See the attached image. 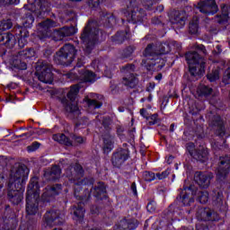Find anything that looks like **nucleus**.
<instances>
[{
	"mask_svg": "<svg viewBox=\"0 0 230 230\" xmlns=\"http://www.w3.org/2000/svg\"><path fill=\"white\" fill-rule=\"evenodd\" d=\"M196 50H190L185 54L186 61L189 65V75L190 80H199L206 73L205 55H208L204 45H196Z\"/></svg>",
	"mask_w": 230,
	"mask_h": 230,
	"instance_id": "f257e3e1",
	"label": "nucleus"
},
{
	"mask_svg": "<svg viewBox=\"0 0 230 230\" xmlns=\"http://www.w3.org/2000/svg\"><path fill=\"white\" fill-rule=\"evenodd\" d=\"M39 199H40V186L39 185V177L34 176L31 179L26 195V213L35 216L39 213Z\"/></svg>",
	"mask_w": 230,
	"mask_h": 230,
	"instance_id": "f03ea898",
	"label": "nucleus"
},
{
	"mask_svg": "<svg viewBox=\"0 0 230 230\" xmlns=\"http://www.w3.org/2000/svg\"><path fill=\"white\" fill-rule=\"evenodd\" d=\"M100 35V29L98 22L95 21H89L81 33L80 39L85 46L86 53H91L96 44H98V37Z\"/></svg>",
	"mask_w": 230,
	"mask_h": 230,
	"instance_id": "7ed1b4c3",
	"label": "nucleus"
},
{
	"mask_svg": "<svg viewBox=\"0 0 230 230\" xmlns=\"http://www.w3.org/2000/svg\"><path fill=\"white\" fill-rule=\"evenodd\" d=\"M78 93H80V88L78 85H74L71 86L70 91L67 93V98H59V102H61L64 106L69 119H77V118L80 117V114H82L75 101Z\"/></svg>",
	"mask_w": 230,
	"mask_h": 230,
	"instance_id": "20e7f679",
	"label": "nucleus"
},
{
	"mask_svg": "<svg viewBox=\"0 0 230 230\" xmlns=\"http://www.w3.org/2000/svg\"><path fill=\"white\" fill-rule=\"evenodd\" d=\"M29 173L30 169L25 164L13 166L11 170L7 187L12 188L13 186L17 190H22L28 180Z\"/></svg>",
	"mask_w": 230,
	"mask_h": 230,
	"instance_id": "39448f33",
	"label": "nucleus"
},
{
	"mask_svg": "<svg viewBox=\"0 0 230 230\" xmlns=\"http://www.w3.org/2000/svg\"><path fill=\"white\" fill-rule=\"evenodd\" d=\"M124 14L128 22H133V24L143 22L146 17V13L143 9L137 7V0H129L127 9L124 10Z\"/></svg>",
	"mask_w": 230,
	"mask_h": 230,
	"instance_id": "423d86ee",
	"label": "nucleus"
},
{
	"mask_svg": "<svg viewBox=\"0 0 230 230\" xmlns=\"http://www.w3.org/2000/svg\"><path fill=\"white\" fill-rule=\"evenodd\" d=\"M76 57V48L72 44H65L56 53L55 59L61 66H69Z\"/></svg>",
	"mask_w": 230,
	"mask_h": 230,
	"instance_id": "0eeeda50",
	"label": "nucleus"
},
{
	"mask_svg": "<svg viewBox=\"0 0 230 230\" xmlns=\"http://www.w3.org/2000/svg\"><path fill=\"white\" fill-rule=\"evenodd\" d=\"M23 8L34 13L36 17H44L46 13L51 12V4L46 0H34L32 3L24 4Z\"/></svg>",
	"mask_w": 230,
	"mask_h": 230,
	"instance_id": "6e6552de",
	"label": "nucleus"
},
{
	"mask_svg": "<svg viewBox=\"0 0 230 230\" xmlns=\"http://www.w3.org/2000/svg\"><path fill=\"white\" fill-rule=\"evenodd\" d=\"M136 65L128 64L121 68V73H123L124 77L122 78V84L129 89H135L139 84V79L137 78V74H135Z\"/></svg>",
	"mask_w": 230,
	"mask_h": 230,
	"instance_id": "1a4fd4ad",
	"label": "nucleus"
},
{
	"mask_svg": "<svg viewBox=\"0 0 230 230\" xmlns=\"http://www.w3.org/2000/svg\"><path fill=\"white\" fill-rule=\"evenodd\" d=\"M53 66L48 61L40 60L36 66V75L40 82L43 84H53V73L51 72Z\"/></svg>",
	"mask_w": 230,
	"mask_h": 230,
	"instance_id": "9d476101",
	"label": "nucleus"
},
{
	"mask_svg": "<svg viewBox=\"0 0 230 230\" xmlns=\"http://www.w3.org/2000/svg\"><path fill=\"white\" fill-rule=\"evenodd\" d=\"M70 137L71 138L64 133L53 135L54 141H57L59 145H65V146H76L78 145H82V143H85V138L78 135L71 134Z\"/></svg>",
	"mask_w": 230,
	"mask_h": 230,
	"instance_id": "9b49d317",
	"label": "nucleus"
},
{
	"mask_svg": "<svg viewBox=\"0 0 230 230\" xmlns=\"http://www.w3.org/2000/svg\"><path fill=\"white\" fill-rule=\"evenodd\" d=\"M208 125L218 137H224L226 136V125L220 115L210 112L208 114Z\"/></svg>",
	"mask_w": 230,
	"mask_h": 230,
	"instance_id": "f8f14e48",
	"label": "nucleus"
},
{
	"mask_svg": "<svg viewBox=\"0 0 230 230\" xmlns=\"http://www.w3.org/2000/svg\"><path fill=\"white\" fill-rule=\"evenodd\" d=\"M230 173V155H222L219 157L217 168V181H224L229 177Z\"/></svg>",
	"mask_w": 230,
	"mask_h": 230,
	"instance_id": "ddd939ff",
	"label": "nucleus"
},
{
	"mask_svg": "<svg viewBox=\"0 0 230 230\" xmlns=\"http://www.w3.org/2000/svg\"><path fill=\"white\" fill-rule=\"evenodd\" d=\"M43 222L47 227H55V226H62L64 222V215L58 209L49 210L43 216Z\"/></svg>",
	"mask_w": 230,
	"mask_h": 230,
	"instance_id": "4468645a",
	"label": "nucleus"
},
{
	"mask_svg": "<svg viewBox=\"0 0 230 230\" xmlns=\"http://www.w3.org/2000/svg\"><path fill=\"white\" fill-rule=\"evenodd\" d=\"M187 150L189 151L191 157L199 163H206L208 159H209V152L208 151V148L199 146L194 149L193 144H189Z\"/></svg>",
	"mask_w": 230,
	"mask_h": 230,
	"instance_id": "2eb2a0df",
	"label": "nucleus"
},
{
	"mask_svg": "<svg viewBox=\"0 0 230 230\" xmlns=\"http://www.w3.org/2000/svg\"><path fill=\"white\" fill-rule=\"evenodd\" d=\"M196 217L199 220H203L204 222H217V220H220L218 213L209 208H199Z\"/></svg>",
	"mask_w": 230,
	"mask_h": 230,
	"instance_id": "dca6fc26",
	"label": "nucleus"
},
{
	"mask_svg": "<svg viewBox=\"0 0 230 230\" xmlns=\"http://www.w3.org/2000/svg\"><path fill=\"white\" fill-rule=\"evenodd\" d=\"M186 11L173 10L169 14V21L175 28H182L186 24Z\"/></svg>",
	"mask_w": 230,
	"mask_h": 230,
	"instance_id": "f3484780",
	"label": "nucleus"
},
{
	"mask_svg": "<svg viewBox=\"0 0 230 230\" xmlns=\"http://www.w3.org/2000/svg\"><path fill=\"white\" fill-rule=\"evenodd\" d=\"M60 191H62V184L57 183L52 186H47L41 195V200L43 202H50Z\"/></svg>",
	"mask_w": 230,
	"mask_h": 230,
	"instance_id": "a211bd4d",
	"label": "nucleus"
},
{
	"mask_svg": "<svg viewBox=\"0 0 230 230\" xmlns=\"http://www.w3.org/2000/svg\"><path fill=\"white\" fill-rule=\"evenodd\" d=\"M193 195H197V187L195 185H190L181 191L180 200H181L183 206H190L195 202Z\"/></svg>",
	"mask_w": 230,
	"mask_h": 230,
	"instance_id": "6ab92c4d",
	"label": "nucleus"
},
{
	"mask_svg": "<svg viewBox=\"0 0 230 230\" xmlns=\"http://www.w3.org/2000/svg\"><path fill=\"white\" fill-rule=\"evenodd\" d=\"M213 177L212 172H196L194 174V181L198 183L199 188L206 190L209 188Z\"/></svg>",
	"mask_w": 230,
	"mask_h": 230,
	"instance_id": "aec40b11",
	"label": "nucleus"
},
{
	"mask_svg": "<svg viewBox=\"0 0 230 230\" xmlns=\"http://www.w3.org/2000/svg\"><path fill=\"white\" fill-rule=\"evenodd\" d=\"M198 8L201 13H205L206 15L218 12V5H217L215 0H201L198 3Z\"/></svg>",
	"mask_w": 230,
	"mask_h": 230,
	"instance_id": "412c9836",
	"label": "nucleus"
},
{
	"mask_svg": "<svg viewBox=\"0 0 230 230\" xmlns=\"http://www.w3.org/2000/svg\"><path fill=\"white\" fill-rule=\"evenodd\" d=\"M66 175L68 179L78 181V179H82V177H84V167H82L80 164L69 165L66 170Z\"/></svg>",
	"mask_w": 230,
	"mask_h": 230,
	"instance_id": "4be33fe9",
	"label": "nucleus"
},
{
	"mask_svg": "<svg viewBox=\"0 0 230 230\" xmlns=\"http://www.w3.org/2000/svg\"><path fill=\"white\" fill-rule=\"evenodd\" d=\"M74 195L75 199H77V200H81V202H89L91 199V190L85 187H82V185L78 183L74 186Z\"/></svg>",
	"mask_w": 230,
	"mask_h": 230,
	"instance_id": "5701e85b",
	"label": "nucleus"
},
{
	"mask_svg": "<svg viewBox=\"0 0 230 230\" xmlns=\"http://www.w3.org/2000/svg\"><path fill=\"white\" fill-rule=\"evenodd\" d=\"M127 159H128V151L127 149H120L112 154L111 164L115 168H119Z\"/></svg>",
	"mask_w": 230,
	"mask_h": 230,
	"instance_id": "b1692460",
	"label": "nucleus"
},
{
	"mask_svg": "<svg viewBox=\"0 0 230 230\" xmlns=\"http://www.w3.org/2000/svg\"><path fill=\"white\" fill-rule=\"evenodd\" d=\"M71 35H75V27H63L53 31L52 39L58 42V40H64L66 37H71Z\"/></svg>",
	"mask_w": 230,
	"mask_h": 230,
	"instance_id": "393cba45",
	"label": "nucleus"
},
{
	"mask_svg": "<svg viewBox=\"0 0 230 230\" xmlns=\"http://www.w3.org/2000/svg\"><path fill=\"white\" fill-rule=\"evenodd\" d=\"M166 62L164 59L161 58L159 55H156L151 58L148 59H143L141 62L142 66H146V69L150 71L154 68V66H157V69L161 70L163 69V66H165Z\"/></svg>",
	"mask_w": 230,
	"mask_h": 230,
	"instance_id": "a878e982",
	"label": "nucleus"
},
{
	"mask_svg": "<svg viewBox=\"0 0 230 230\" xmlns=\"http://www.w3.org/2000/svg\"><path fill=\"white\" fill-rule=\"evenodd\" d=\"M8 190L7 197L10 202L14 205L21 204L23 199L22 189H17L13 186L12 188H8Z\"/></svg>",
	"mask_w": 230,
	"mask_h": 230,
	"instance_id": "bb28decb",
	"label": "nucleus"
},
{
	"mask_svg": "<svg viewBox=\"0 0 230 230\" xmlns=\"http://www.w3.org/2000/svg\"><path fill=\"white\" fill-rule=\"evenodd\" d=\"M60 175H62V169H60V166L58 165H53L44 172L46 181H58Z\"/></svg>",
	"mask_w": 230,
	"mask_h": 230,
	"instance_id": "cd10ccee",
	"label": "nucleus"
},
{
	"mask_svg": "<svg viewBox=\"0 0 230 230\" xmlns=\"http://www.w3.org/2000/svg\"><path fill=\"white\" fill-rule=\"evenodd\" d=\"M15 36L10 32L0 34V46H6L7 48H13L15 46Z\"/></svg>",
	"mask_w": 230,
	"mask_h": 230,
	"instance_id": "c85d7f7f",
	"label": "nucleus"
},
{
	"mask_svg": "<svg viewBox=\"0 0 230 230\" xmlns=\"http://www.w3.org/2000/svg\"><path fill=\"white\" fill-rule=\"evenodd\" d=\"M100 17L101 24H103V26H106V28L114 26V24H116V18L114 17V14L111 13L102 12L100 13Z\"/></svg>",
	"mask_w": 230,
	"mask_h": 230,
	"instance_id": "c756f323",
	"label": "nucleus"
},
{
	"mask_svg": "<svg viewBox=\"0 0 230 230\" xmlns=\"http://www.w3.org/2000/svg\"><path fill=\"white\" fill-rule=\"evenodd\" d=\"M12 66H14L16 69H20L22 71L28 69L26 59L22 58L19 52L17 53V55L13 56Z\"/></svg>",
	"mask_w": 230,
	"mask_h": 230,
	"instance_id": "7c9ffc66",
	"label": "nucleus"
},
{
	"mask_svg": "<svg viewBox=\"0 0 230 230\" xmlns=\"http://www.w3.org/2000/svg\"><path fill=\"white\" fill-rule=\"evenodd\" d=\"M221 15L217 17L218 24H226L229 21L230 6L226 4H221Z\"/></svg>",
	"mask_w": 230,
	"mask_h": 230,
	"instance_id": "2f4dec72",
	"label": "nucleus"
},
{
	"mask_svg": "<svg viewBox=\"0 0 230 230\" xmlns=\"http://www.w3.org/2000/svg\"><path fill=\"white\" fill-rule=\"evenodd\" d=\"M39 26L41 28V31H45L42 37V39H44L48 37V30H49L50 28H57V26H58V22L51 19H47L40 22Z\"/></svg>",
	"mask_w": 230,
	"mask_h": 230,
	"instance_id": "473e14b6",
	"label": "nucleus"
},
{
	"mask_svg": "<svg viewBox=\"0 0 230 230\" xmlns=\"http://www.w3.org/2000/svg\"><path fill=\"white\" fill-rule=\"evenodd\" d=\"M85 204H87V202L81 201L72 207L71 213L75 218H84V215L85 213V208H84V206H85Z\"/></svg>",
	"mask_w": 230,
	"mask_h": 230,
	"instance_id": "72a5a7b5",
	"label": "nucleus"
},
{
	"mask_svg": "<svg viewBox=\"0 0 230 230\" xmlns=\"http://www.w3.org/2000/svg\"><path fill=\"white\" fill-rule=\"evenodd\" d=\"M102 150L104 154H109L114 148V136L111 133L104 135Z\"/></svg>",
	"mask_w": 230,
	"mask_h": 230,
	"instance_id": "f704fd0d",
	"label": "nucleus"
},
{
	"mask_svg": "<svg viewBox=\"0 0 230 230\" xmlns=\"http://www.w3.org/2000/svg\"><path fill=\"white\" fill-rule=\"evenodd\" d=\"M129 37L130 35L128 31H120L111 37V42L113 44H123L125 40H128Z\"/></svg>",
	"mask_w": 230,
	"mask_h": 230,
	"instance_id": "c9c22d12",
	"label": "nucleus"
},
{
	"mask_svg": "<svg viewBox=\"0 0 230 230\" xmlns=\"http://www.w3.org/2000/svg\"><path fill=\"white\" fill-rule=\"evenodd\" d=\"M119 225L121 229L123 230H132L137 227V220L134 218L124 217L123 219L120 220Z\"/></svg>",
	"mask_w": 230,
	"mask_h": 230,
	"instance_id": "e433bc0d",
	"label": "nucleus"
},
{
	"mask_svg": "<svg viewBox=\"0 0 230 230\" xmlns=\"http://www.w3.org/2000/svg\"><path fill=\"white\" fill-rule=\"evenodd\" d=\"M91 192L96 199H102V197H105V193H107V190L105 189V184L103 182H98L94 188L91 189Z\"/></svg>",
	"mask_w": 230,
	"mask_h": 230,
	"instance_id": "4c0bfd02",
	"label": "nucleus"
},
{
	"mask_svg": "<svg viewBox=\"0 0 230 230\" xmlns=\"http://www.w3.org/2000/svg\"><path fill=\"white\" fill-rule=\"evenodd\" d=\"M144 57H146V60H150V58H154V57H157L159 52L154 43H150L146 46L143 52Z\"/></svg>",
	"mask_w": 230,
	"mask_h": 230,
	"instance_id": "58836bf2",
	"label": "nucleus"
},
{
	"mask_svg": "<svg viewBox=\"0 0 230 230\" xmlns=\"http://www.w3.org/2000/svg\"><path fill=\"white\" fill-rule=\"evenodd\" d=\"M84 102L86 103L89 109H100L102 105H103V102L98 99H95L94 96H86L84 97Z\"/></svg>",
	"mask_w": 230,
	"mask_h": 230,
	"instance_id": "ea45409f",
	"label": "nucleus"
},
{
	"mask_svg": "<svg viewBox=\"0 0 230 230\" xmlns=\"http://www.w3.org/2000/svg\"><path fill=\"white\" fill-rule=\"evenodd\" d=\"M78 73L84 82H94V78H96V75L91 71L81 69Z\"/></svg>",
	"mask_w": 230,
	"mask_h": 230,
	"instance_id": "a19ab883",
	"label": "nucleus"
},
{
	"mask_svg": "<svg viewBox=\"0 0 230 230\" xmlns=\"http://www.w3.org/2000/svg\"><path fill=\"white\" fill-rule=\"evenodd\" d=\"M189 31L191 35L199 34V17L194 16L189 23Z\"/></svg>",
	"mask_w": 230,
	"mask_h": 230,
	"instance_id": "79ce46f5",
	"label": "nucleus"
},
{
	"mask_svg": "<svg viewBox=\"0 0 230 230\" xmlns=\"http://www.w3.org/2000/svg\"><path fill=\"white\" fill-rule=\"evenodd\" d=\"M197 191V188H196ZM197 195V200L200 202V204H206L208 200H209V192L207 190H199L198 193L196 192Z\"/></svg>",
	"mask_w": 230,
	"mask_h": 230,
	"instance_id": "37998d69",
	"label": "nucleus"
},
{
	"mask_svg": "<svg viewBox=\"0 0 230 230\" xmlns=\"http://www.w3.org/2000/svg\"><path fill=\"white\" fill-rule=\"evenodd\" d=\"M35 22V17L31 13H25V16L22 18V25L24 28H31V25Z\"/></svg>",
	"mask_w": 230,
	"mask_h": 230,
	"instance_id": "c03bdc74",
	"label": "nucleus"
},
{
	"mask_svg": "<svg viewBox=\"0 0 230 230\" xmlns=\"http://www.w3.org/2000/svg\"><path fill=\"white\" fill-rule=\"evenodd\" d=\"M172 51V45L170 42H164L159 45L158 55H166Z\"/></svg>",
	"mask_w": 230,
	"mask_h": 230,
	"instance_id": "a18cd8bd",
	"label": "nucleus"
},
{
	"mask_svg": "<svg viewBox=\"0 0 230 230\" xmlns=\"http://www.w3.org/2000/svg\"><path fill=\"white\" fill-rule=\"evenodd\" d=\"M207 78L208 80H209V82H217V80L220 79V69H213L210 73L207 75Z\"/></svg>",
	"mask_w": 230,
	"mask_h": 230,
	"instance_id": "49530a36",
	"label": "nucleus"
},
{
	"mask_svg": "<svg viewBox=\"0 0 230 230\" xmlns=\"http://www.w3.org/2000/svg\"><path fill=\"white\" fill-rule=\"evenodd\" d=\"M18 54H20V57H22L23 59L26 60V58H31L32 57H35V49H23L19 51Z\"/></svg>",
	"mask_w": 230,
	"mask_h": 230,
	"instance_id": "de8ad7c7",
	"label": "nucleus"
},
{
	"mask_svg": "<svg viewBox=\"0 0 230 230\" xmlns=\"http://www.w3.org/2000/svg\"><path fill=\"white\" fill-rule=\"evenodd\" d=\"M200 96H211L213 94V88L202 85L199 88Z\"/></svg>",
	"mask_w": 230,
	"mask_h": 230,
	"instance_id": "09e8293b",
	"label": "nucleus"
},
{
	"mask_svg": "<svg viewBox=\"0 0 230 230\" xmlns=\"http://www.w3.org/2000/svg\"><path fill=\"white\" fill-rule=\"evenodd\" d=\"M12 21L10 20H3L0 21V32L1 31H6V30H10L12 28Z\"/></svg>",
	"mask_w": 230,
	"mask_h": 230,
	"instance_id": "8fccbe9b",
	"label": "nucleus"
},
{
	"mask_svg": "<svg viewBox=\"0 0 230 230\" xmlns=\"http://www.w3.org/2000/svg\"><path fill=\"white\" fill-rule=\"evenodd\" d=\"M102 125L104 128L105 131L109 132V130H111V125H112V119H111V117H103Z\"/></svg>",
	"mask_w": 230,
	"mask_h": 230,
	"instance_id": "3c124183",
	"label": "nucleus"
},
{
	"mask_svg": "<svg viewBox=\"0 0 230 230\" xmlns=\"http://www.w3.org/2000/svg\"><path fill=\"white\" fill-rule=\"evenodd\" d=\"M134 51H136V47L128 46L123 50L122 57L124 58H128L129 57H132V53H134Z\"/></svg>",
	"mask_w": 230,
	"mask_h": 230,
	"instance_id": "603ef678",
	"label": "nucleus"
},
{
	"mask_svg": "<svg viewBox=\"0 0 230 230\" xmlns=\"http://www.w3.org/2000/svg\"><path fill=\"white\" fill-rule=\"evenodd\" d=\"M143 179L147 182H152V181H155V173L146 171L143 172Z\"/></svg>",
	"mask_w": 230,
	"mask_h": 230,
	"instance_id": "864d4df0",
	"label": "nucleus"
},
{
	"mask_svg": "<svg viewBox=\"0 0 230 230\" xmlns=\"http://www.w3.org/2000/svg\"><path fill=\"white\" fill-rule=\"evenodd\" d=\"M141 3L146 10H152V6L157 3V0H141Z\"/></svg>",
	"mask_w": 230,
	"mask_h": 230,
	"instance_id": "5fc2aeb1",
	"label": "nucleus"
},
{
	"mask_svg": "<svg viewBox=\"0 0 230 230\" xmlns=\"http://www.w3.org/2000/svg\"><path fill=\"white\" fill-rule=\"evenodd\" d=\"M155 175V179H158V181H163V179H166L168 175H170V171L166 170L162 172H157Z\"/></svg>",
	"mask_w": 230,
	"mask_h": 230,
	"instance_id": "6e6d98bb",
	"label": "nucleus"
},
{
	"mask_svg": "<svg viewBox=\"0 0 230 230\" xmlns=\"http://www.w3.org/2000/svg\"><path fill=\"white\" fill-rule=\"evenodd\" d=\"M40 148V143L33 142L31 146H27L28 152H35V150H39Z\"/></svg>",
	"mask_w": 230,
	"mask_h": 230,
	"instance_id": "4d7b16f0",
	"label": "nucleus"
},
{
	"mask_svg": "<svg viewBox=\"0 0 230 230\" xmlns=\"http://www.w3.org/2000/svg\"><path fill=\"white\" fill-rule=\"evenodd\" d=\"M19 0H0L1 6H10V4H17Z\"/></svg>",
	"mask_w": 230,
	"mask_h": 230,
	"instance_id": "13d9d810",
	"label": "nucleus"
},
{
	"mask_svg": "<svg viewBox=\"0 0 230 230\" xmlns=\"http://www.w3.org/2000/svg\"><path fill=\"white\" fill-rule=\"evenodd\" d=\"M213 202H215L216 206H222V194H220V192H217V194L213 197Z\"/></svg>",
	"mask_w": 230,
	"mask_h": 230,
	"instance_id": "bf43d9fd",
	"label": "nucleus"
},
{
	"mask_svg": "<svg viewBox=\"0 0 230 230\" xmlns=\"http://www.w3.org/2000/svg\"><path fill=\"white\" fill-rule=\"evenodd\" d=\"M66 21H75L76 19V13L74 11H67L66 13Z\"/></svg>",
	"mask_w": 230,
	"mask_h": 230,
	"instance_id": "052dcab7",
	"label": "nucleus"
},
{
	"mask_svg": "<svg viewBox=\"0 0 230 230\" xmlns=\"http://www.w3.org/2000/svg\"><path fill=\"white\" fill-rule=\"evenodd\" d=\"M157 116V114H153L152 116L146 118V119L148 120V125L150 127H152V125H156Z\"/></svg>",
	"mask_w": 230,
	"mask_h": 230,
	"instance_id": "680f3d73",
	"label": "nucleus"
},
{
	"mask_svg": "<svg viewBox=\"0 0 230 230\" xmlns=\"http://www.w3.org/2000/svg\"><path fill=\"white\" fill-rule=\"evenodd\" d=\"M86 2L90 8H97V6H100V0H87Z\"/></svg>",
	"mask_w": 230,
	"mask_h": 230,
	"instance_id": "e2e57ef3",
	"label": "nucleus"
},
{
	"mask_svg": "<svg viewBox=\"0 0 230 230\" xmlns=\"http://www.w3.org/2000/svg\"><path fill=\"white\" fill-rule=\"evenodd\" d=\"M28 44V41L26 40V38L21 37L18 40V46L19 48L22 49Z\"/></svg>",
	"mask_w": 230,
	"mask_h": 230,
	"instance_id": "0e129e2a",
	"label": "nucleus"
},
{
	"mask_svg": "<svg viewBox=\"0 0 230 230\" xmlns=\"http://www.w3.org/2000/svg\"><path fill=\"white\" fill-rule=\"evenodd\" d=\"M171 48H174V49H176L177 51H181L182 46L180 45L179 42L177 41H171Z\"/></svg>",
	"mask_w": 230,
	"mask_h": 230,
	"instance_id": "69168bd1",
	"label": "nucleus"
},
{
	"mask_svg": "<svg viewBox=\"0 0 230 230\" xmlns=\"http://www.w3.org/2000/svg\"><path fill=\"white\" fill-rule=\"evenodd\" d=\"M208 31L211 35H217V33H218V28H217V26H210L208 29Z\"/></svg>",
	"mask_w": 230,
	"mask_h": 230,
	"instance_id": "338daca9",
	"label": "nucleus"
},
{
	"mask_svg": "<svg viewBox=\"0 0 230 230\" xmlns=\"http://www.w3.org/2000/svg\"><path fill=\"white\" fill-rule=\"evenodd\" d=\"M151 22H152V24H157V25L162 24L161 18L159 17L152 18Z\"/></svg>",
	"mask_w": 230,
	"mask_h": 230,
	"instance_id": "774afa93",
	"label": "nucleus"
}]
</instances>
